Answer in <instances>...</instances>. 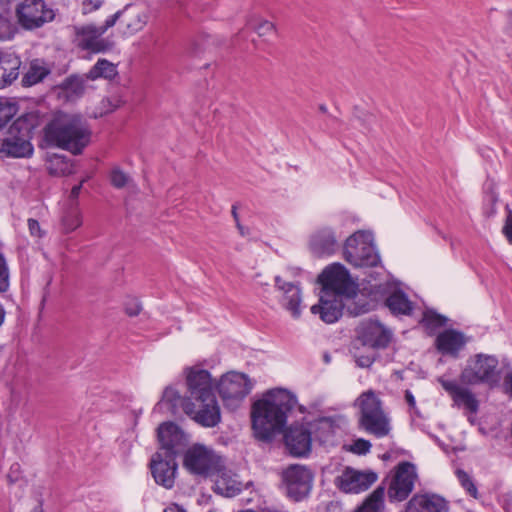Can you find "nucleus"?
Masks as SVG:
<instances>
[{
	"label": "nucleus",
	"instance_id": "obj_1",
	"mask_svg": "<svg viewBox=\"0 0 512 512\" xmlns=\"http://www.w3.org/2000/svg\"><path fill=\"white\" fill-rule=\"evenodd\" d=\"M288 389L276 387L265 391L251 407V424L256 439L270 443L286 427L288 414L297 404Z\"/></svg>",
	"mask_w": 512,
	"mask_h": 512
},
{
	"label": "nucleus",
	"instance_id": "obj_2",
	"mask_svg": "<svg viewBox=\"0 0 512 512\" xmlns=\"http://www.w3.org/2000/svg\"><path fill=\"white\" fill-rule=\"evenodd\" d=\"M157 439L160 451L152 456L149 466L155 482L171 489L178 469L176 459L187 448L188 436L178 424L167 421L158 426Z\"/></svg>",
	"mask_w": 512,
	"mask_h": 512
},
{
	"label": "nucleus",
	"instance_id": "obj_3",
	"mask_svg": "<svg viewBox=\"0 0 512 512\" xmlns=\"http://www.w3.org/2000/svg\"><path fill=\"white\" fill-rule=\"evenodd\" d=\"M43 125L42 146L46 148H60L80 155L91 141L90 126L80 114L58 113L50 118L47 113Z\"/></svg>",
	"mask_w": 512,
	"mask_h": 512
},
{
	"label": "nucleus",
	"instance_id": "obj_4",
	"mask_svg": "<svg viewBox=\"0 0 512 512\" xmlns=\"http://www.w3.org/2000/svg\"><path fill=\"white\" fill-rule=\"evenodd\" d=\"M47 120V112L32 109L19 115L0 137V157L29 158L33 155L31 143L34 130Z\"/></svg>",
	"mask_w": 512,
	"mask_h": 512
},
{
	"label": "nucleus",
	"instance_id": "obj_5",
	"mask_svg": "<svg viewBox=\"0 0 512 512\" xmlns=\"http://www.w3.org/2000/svg\"><path fill=\"white\" fill-rule=\"evenodd\" d=\"M459 379L466 386L486 385L490 390L498 388L502 379L498 357L485 353H477L469 357Z\"/></svg>",
	"mask_w": 512,
	"mask_h": 512
},
{
	"label": "nucleus",
	"instance_id": "obj_6",
	"mask_svg": "<svg viewBox=\"0 0 512 512\" xmlns=\"http://www.w3.org/2000/svg\"><path fill=\"white\" fill-rule=\"evenodd\" d=\"M343 258L354 267H376L381 262L371 231L357 230L344 242Z\"/></svg>",
	"mask_w": 512,
	"mask_h": 512
},
{
	"label": "nucleus",
	"instance_id": "obj_7",
	"mask_svg": "<svg viewBox=\"0 0 512 512\" xmlns=\"http://www.w3.org/2000/svg\"><path fill=\"white\" fill-rule=\"evenodd\" d=\"M360 407L359 426L367 433L382 438L390 433L388 417L382 409V401L373 390L363 392L358 398Z\"/></svg>",
	"mask_w": 512,
	"mask_h": 512
},
{
	"label": "nucleus",
	"instance_id": "obj_8",
	"mask_svg": "<svg viewBox=\"0 0 512 512\" xmlns=\"http://www.w3.org/2000/svg\"><path fill=\"white\" fill-rule=\"evenodd\" d=\"M314 471L307 465L289 464L281 472V482L286 496L295 502L306 499L313 488Z\"/></svg>",
	"mask_w": 512,
	"mask_h": 512
},
{
	"label": "nucleus",
	"instance_id": "obj_9",
	"mask_svg": "<svg viewBox=\"0 0 512 512\" xmlns=\"http://www.w3.org/2000/svg\"><path fill=\"white\" fill-rule=\"evenodd\" d=\"M321 284V293L332 297H354L357 285L351 279L349 271L341 263L328 265L317 278Z\"/></svg>",
	"mask_w": 512,
	"mask_h": 512
},
{
	"label": "nucleus",
	"instance_id": "obj_10",
	"mask_svg": "<svg viewBox=\"0 0 512 512\" xmlns=\"http://www.w3.org/2000/svg\"><path fill=\"white\" fill-rule=\"evenodd\" d=\"M186 385L189 393L188 397H183V411L191 416L194 413L195 401H207L208 398L214 397V389L211 373L206 369H198L196 367H187L185 369Z\"/></svg>",
	"mask_w": 512,
	"mask_h": 512
},
{
	"label": "nucleus",
	"instance_id": "obj_11",
	"mask_svg": "<svg viewBox=\"0 0 512 512\" xmlns=\"http://www.w3.org/2000/svg\"><path fill=\"white\" fill-rule=\"evenodd\" d=\"M215 388L224 406L236 409L251 392L253 383L245 373L231 371L220 377Z\"/></svg>",
	"mask_w": 512,
	"mask_h": 512
},
{
	"label": "nucleus",
	"instance_id": "obj_12",
	"mask_svg": "<svg viewBox=\"0 0 512 512\" xmlns=\"http://www.w3.org/2000/svg\"><path fill=\"white\" fill-rule=\"evenodd\" d=\"M369 296L373 301L383 300L385 306L393 316H411L415 304L409 299L405 291L396 288L390 291V288L384 284L371 286Z\"/></svg>",
	"mask_w": 512,
	"mask_h": 512
},
{
	"label": "nucleus",
	"instance_id": "obj_13",
	"mask_svg": "<svg viewBox=\"0 0 512 512\" xmlns=\"http://www.w3.org/2000/svg\"><path fill=\"white\" fill-rule=\"evenodd\" d=\"M416 479L415 465L408 461L400 462L388 487V500L392 503L406 500L414 489Z\"/></svg>",
	"mask_w": 512,
	"mask_h": 512
},
{
	"label": "nucleus",
	"instance_id": "obj_14",
	"mask_svg": "<svg viewBox=\"0 0 512 512\" xmlns=\"http://www.w3.org/2000/svg\"><path fill=\"white\" fill-rule=\"evenodd\" d=\"M288 454L294 458H305L312 450V433L304 424L293 423L286 425L281 432Z\"/></svg>",
	"mask_w": 512,
	"mask_h": 512
},
{
	"label": "nucleus",
	"instance_id": "obj_15",
	"mask_svg": "<svg viewBox=\"0 0 512 512\" xmlns=\"http://www.w3.org/2000/svg\"><path fill=\"white\" fill-rule=\"evenodd\" d=\"M74 29L77 41L76 45L81 50L98 54L109 52L114 47V42L107 38H102L104 34L99 27L94 24L75 26Z\"/></svg>",
	"mask_w": 512,
	"mask_h": 512
},
{
	"label": "nucleus",
	"instance_id": "obj_16",
	"mask_svg": "<svg viewBox=\"0 0 512 512\" xmlns=\"http://www.w3.org/2000/svg\"><path fill=\"white\" fill-rule=\"evenodd\" d=\"M378 479L372 470L359 471L346 467L342 474L335 478V486L344 493H360L368 490Z\"/></svg>",
	"mask_w": 512,
	"mask_h": 512
},
{
	"label": "nucleus",
	"instance_id": "obj_17",
	"mask_svg": "<svg viewBox=\"0 0 512 512\" xmlns=\"http://www.w3.org/2000/svg\"><path fill=\"white\" fill-rule=\"evenodd\" d=\"M183 466L194 475L208 476L214 468V454L202 444H194L182 452Z\"/></svg>",
	"mask_w": 512,
	"mask_h": 512
},
{
	"label": "nucleus",
	"instance_id": "obj_18",
	"mask_svg": "<svg viewBox=\"0 0 512 512\" xmlns=\"http://www.w3.org/2000/svg\"><path fill=\"white\" fill-rule=\"evenodd\" d=\"M392 333L378 320L363 322L357 330V340L364 347L374 350L385 349L389 346Z\"/></svg>",
	"mask_w": 512,
	"mask_h": 512
},
{
	"label": "nucleus",
	"instance_id": "obj_19",
	"mask_svg": "<svg viewBox=\"0 0 512 512\" xmlns=\"http://www.w3.org/2000/svg\"><path fill=\"white\" fill-rule=\"evenodd\" d=\"M44 0H24L16 7L19 24L28 30L41 27L45 22Z\"/></svg>",
	"mask_w": 512,
	"mask_h": 512
},
{
	"label": "nucleus",
	"instance_id": "obj_20",
	"mask_svg": "<svg viewBox=\"0 0 512 512\" xmlns=\"http://www.w3.org/2000/svg\"><path fill=\"white\" fill-rule=\"evenodd\" d=\"M442 388L451 396L454 405L465 407L471 413H477L479 401L475 394L466 387L460 386L455 380H448L444 376L437 378Z\"/></svg>",
	"mask_w": 512,
	"mask_h": 512
},
{
	"label": "nucleus",
	"instance_id": "obj_21",
	"mask_svg": "<svg viewBox=\"0 0 512 512\" xmlns=\"http://www.w3.org/2000/svg\"><path fill=\"white\" fill-rule=\"evenodd\" d=\"M309 247L315 256L324 257L336 253L340 245L335 231L331 227H323L311 235Z\"/></svg>",
	"mask_w": 512,
	"mask_h": 512
},
{
	"label": "nucleus",
	"instance_id": "obj_22",
	"mask_svg": "<svg viewBox=\"0 0 512 512\" xmlns=\"http://www.w3.org/2000/svg\"><path fill=\"white\" fill-rule=\"evenodd\" d=\"M464 333L454 328L440 332L435 339V347L442 355L458 358L460 350L466 345Z\"/></svg>",
	"mask_w": 512,
	"mask_h": 512
},
{
	"label": "nucleus",
	"instance_id": "obj_23",
	"mask_svg": "<svg viewBox=\"0 0 512 512\" xmlns=\"http://www.w3.org/2000/svg\"><path fill=\"white\" fill-rule=\"evenodd\" d=\"M405 512H449V506L440 495L415 494L407 502Z\"/></svg>",
	"mask_w": 512,
	"mask_h": 512
},
{
	"label": "nucleus",
	"instance_id": "obj_24",
	"mask_svg": "<svg viewBox=\"0 0 512 512\" xmlns=\"http://www.w3.org/2000/svg\"><path fill=\"white\" fill-rule=\"evenodd\" d=\"M343 308L344 304L340 299H338V297L321 294L319 303L311 307V313L319 314V317L323 322L332 324L341 318Z\"/></svg>",
	"mask_w": 512,
	"mask_h": 512
},
{
	"label": "nucleus",
	"instance_id": "obj_25",
	"mask_svg": "<svg viewBox=\"0 0 512 512\" xmlns=\"http://www.w3.org/2000/svg\"><path fill=\"white\" fill-rule=\"evenodd\" d=\"M275 287L283 291V307L289 311L293 318L301 315V289L299 283L285 282L280 276L274 278Z\"/></svg>",
	"mask_w": 512,
	"mask_h": 512
},
{
	"label": "nucleus",
	"instance_id": "obj_26",
	"mask_svg": "<svg viewBox=\"0 0 512 512\" xmlns=\"http://www.w3.org/2000/svg\"><path fill=\"white\" fill-rule=\"evenodd\" d=\"M201 403L198 411L194 409L191 417L203 427L212 428L218 425L221 420L220 407L216 396L208 398L207 401H199Z\"/></svg>",
	"mask_w": 512,
	"mask_h": 512
},
{
	"label": "nucleus",
	"instance_id": "obj_27",
	"mask_svg": "<svg viewBox=\"0 0 512 512\" xmlns=\"http://www.w3.org/2000/svg\"><path fill=\"white\" fill-rule=\"evenodd\" d=\"M51 72V67L45 59L34 58L29 62L27 71L23 73L21 85L28 88L42 83Z\"/></svg>",
	"mask_w": 512,
	"mask_h": 512
},
{
	"label": "nucleus",
	"instance_id": "obj_28",
	"mask_svg": "<svg viewBox=\"0 0 512 512\" xmlns=\"http://www.w3.org/2000/svg\"><path fill=\"white\" fill-rule=\"evenodd\" d=\"M53 91L58 98L71 100L81 97L85 92L84 79L78 74H71L66 77L60 84L53 86Z\"/></svg>",
	"mask_w": 512,
	"mask_h": 512
},
{
	"label": "nucleus",
	"instance_id": "obj_29",
	"mask_svg": "<svg viewBox=\"0 0 512 512\" xmlns=\"http://www.w3.org/2000/svg\"><path fill=\"white\" fill-rule=\"evenodd\" d=\"M22 65L21 58L14 53L4 52L2 55V67L3 72L0 80V87L10 86L20 74V68Z\"/></svg>",
	"mask_w": 512,
	"mask_h": 512
},
{
	"label": "nucleus",
	"instance_id": "obj_30",
	"mask_svg": "<svg viewBox=\"0 0 512 512\" xmlns=\"http://www.w3.org/2000/svg\"><path fill=\"white\" fill-rule=\"evenodd\" d=\"M13 2L14 0H0V40L11 39L15 34Z\"/></svg>",
	"mask_w": 512,
	"mask_h": 512
},
{
	"label": "nucleus",
	"instance_id": "obj_31",
	"mask_svg": "<svg viewBox=\"0 0 512 512\" xmlns=\"http://www.w3.org/2000/svg\"><path fill=\"white\" fill-rule=\"evenodd\" d=\"M448 321L449 319L445 315L438 313L435 309L426 308L422 313L419 324L428 336H434L438 329L447 325Z\"/></svg>",
	"mask_w": 512,
	"mask_h": 512
},
{
	"label": "nucleus",
	"instance_id": "obj_32",
	"mask_svg": "<svg viewBox=\"0 0 512 512\" xmlns=\"http://www.w3.org/2000/svg\"><path fill=\"white\" fill-rule=\"evenodd\" d=\"M183 398L179 392L172 386H167L162 394L161 399L155 404L153 411L162 412L164 408L172 415H176L179 406L182 407Z\"/></svg>",
	"mask_w": 512,
	"mask_h": 512
},
{
	"label": "nucleus",
	"instance_id": "obj_33",
	"mask_svg": "<svg viewBox=\"0 0 512 512\" xmlns=\"http://www.w3.org/2000/svg\"><path fill=\"white\" fill-rule=\"evenodd\" d=\"M385 489L384 484L379 485L363 500L354 512H383Z\"/></svg>",
	"mask_w": 512,
	"mask_h": 512
},
{
	"label": "nucleus",
	"instance_id": "obj_34",
	"mask_svg": "<svg viewBox=\"0 0 512 512\" xmlns=\"http://www.w3.org/2000/svg\"><path fill=\"white\" fill-rule=\"evenodd\" d=\"M47 170L52 176H65L73 173V165L66 155L53 153L47 157Z\"/></svg>",
	"mask_w": 512,
	"mask_h": 512
},
{
	"label": "nucleus",
	"instance_id": "obj_35",
	"mask_svg": "<svg viewBox=\"0 0 512 512\" xmlns=\"http://www.w3.org/2000/svg\"><path fill=\"white\" fill-rule=\"evenodd\" d=\"M117 75L116 66L107 59H98L95 65L86 74L87 79L96 80L98 78L113 79Z\"/></svg>",
	"mask_w": 512,
	"mask_h": 512
},
{
	"label": "nucleus",
	"instance_id": "obj_36",
	"mask_svg": "<svg viewBox=\"0 0 512 512\" xmlns=\"http://www.w3.org/2000/svg\"><path fill=\"white\" fill-rule=\"evenodd\" d=\"M20 110L16 98L0 97V130L9 123Z\"/></svg>",
	"mask_w": 512,
	"mask_h": 512
},
{
	"label": "nucleus",
	"instance_id": "obj_37",
	"mask_svg": "<svg viewBox=\"0 0 512 512\" xmlns=\"http://www.w3.org/2000/svg\"><path fill=\"white\" fill-rule=\"evenodd\" d=\"M62 226L65 233L75 231L82 224V217L79 209L76 206H71L63 213Z\"/></svg>",
	"mask_w": 512,
	"mask_h": 512
},
{
	"label": "nucleus",
	"instance_id": "obj_38",
	"mask_svg": "<svg viewBox=\"0 0 512 512\" xmlns=\"http://www.w3.org/2000/svg\"><path fill=\"white\" fill-rule=\"evenodd\" d=\"M455 474H456L458 481L460 482V485L467 492V494H469L474 499H478V497H479L478 489H477L473 479L471 478V476L465 470H463L461 468H458L455 471Z\"/></svg>",
	"mask_w": 512,
	"mask_h": 512
},
{
	"label": "nucleus",
	"instance_id": "obj_39",
	"mask_svg": "<svg viewBox=\"0 0 512 512\" xmlns=\"http://www.w3.org/2000/svg\"><path fill=\"white\" fill-rule=\"evenodd\" d=\"M248 27L253 29L260 37L276 33L275 25L268 20L249 19Z\"/></svg>",
	"mask_w": 512,
	"mask_h": 512
},
{
	"label": "nucleus",
	"instance_id": "obj_40",
	"mask_svg": "<svg viewBox=\"0 0 512 512\" xmlns=\"http://www.w3.org/2000/svg\"><path fill=\"white\" fill-rule=\"evenodd\" d=\"M498 202V193L493 187L488 188L485 191L484 203H483V214L487 217H493L497 210L496 204Z\"/></svg>",
	"mask_w": 512,
	"mask_h": 512
},
{
	"label": "nucleus",
	"instance_id": "obj_41",
	"mask_svg": "<svg viewBox=\"0 0 512 512\" xmlns=\"http://www.w3.org/2000/svg\"><path fill=\"white\" fill-rule=\"evenodd\" d=\"M10 288V270L6 256L0 251V293H6Z\"/></svg>",
	"mask_w": 512,
	"mask_h": 512
},
{
	"label": "nucleus",
	"instance_id": "obj_42",
	"mask_svg": "<svg viewBox=\"0 0 512 512\" xmlns=\"http://www.w3.org/2000/svg\"><path fill=\"white\" fill-rule=\"evenodd\" d=\"M213 490L216 494L225 497H234L241 492L239 487L227 485L224 479L222 481H217Z\"/></svg>",
	"mask_w": 512,
	"mask_h": 512
},
{
	"label": "nucleus",
	"instance_id": "obj_43",
	"mask_svg": "<svg viewBox=\"0 0 512 512\" xmlns=\"http://www.w3.org/2000/svg\"><path fill=\"white\" fill-rule=\"evenodd\" d=\"M111 185L115 188L121 189L127 185L128 176L119 168H115L110 174Z\"/></svg>",
	"mask_w": 512,
	"mask_h": 512
},
{
	"label": "nucleus",
	"instance_id": "obj_44",
	"mask_svg": "<svg viewBox=\"0 0 512 512\" xmlns=\"http://www.w3.org/2000/svg\"><path fill=\"white\" fill-rule=\"evenodd\" d=\"M371 447L372 444L369 440L358 438L353 442L351 451L357 455H366L370 452Z\"/></svg>",
	"mask_w": 512,
	"mask_h": 512
},
{
	"label": "nucleus",
	"instance_id": "obj_45",
	"mask_svg": "<svg viewBox=\"0 0 512 512\" xmlns=\"http://www.w3.org/2000/svg\"><path fill=\"white\" fill-rule=\"evenodd\" d=\"M506 218L502 227V233L509 244L512 245V209L506 205Z\"/></svg>",
	"mask_w": 512,
	"mask_h": 512
},
{
	"label": "nucleus",
	"instance_id": "obj_46",
	"mask_svg": "<svg viewBox=\"0 0 512 512\" xmlns=\"http://www.w3.org/2000/svg\"><path fill=\"white\" fill-rule=\"evenodd\" d=\"M6 478L9 485H13L22 479L21 465L18 462H15L10 466Z\"/></svg>",
	"mask_w": 512,
	"mask_h": 512
},
{
	"label": "nucleus",
	"instance_id": "obj_47",
	"mask_svg": "<svg viewBox=\"0 0 512 512\" xmlns=\"http://www.w3.org/2000/svg\"><path fill=\"white\" fill-rule=\"evenodd\" d=\"M130 5H126L124 7V9L122 10H118L116 13H114L113 15L109 16L103 25L101 26H98L99 29L102 31L103 34L106 33V31L113 27L115 25V23L117 22V20L121 17V15L124 13V11L129 7Z\"/></svg>",
	"mask_w": 512,
	"mask_h": 512
},
{
	"label": "nucleus",
	"instance_id": "obj_48",
	"mask_svg": "<svg viewBox=\"0 0 512 512\" xmlns=\"http://www.w3.org/2000/svg\"><path fill=\"white\" fill-rule=\"evenodd\" d=\"M356 364L361 368H369L375 362L377 358V354L373 353L371 355H355Z\"/></svg>",
	"mask_w": 512,
	"mask_h": 512
},
{
	"label": "nucleus",
	"instance_id": "obj_49",
	"mask_svg": "<svg viewBox=\"0 0 512 512\" xmlns=\"http://www.w3.org/2000/svg\"><path fill=\"white\" fill-rule=\"evenodd\" d=\"M27 224L31 236L42 238L45 235V232L41 229L38 220L34 218H29Z\"/></svg>",
	"mask_w": 512,
	"mask_h": 512
},
{
	"label": "nucleus",
	"instance_id": "obj_50",
	"mask_svg": "<svg viewBox=\"0 0 512 512\" xmlns=\"http://www.w3.org/2000/svg\"><path fill=\"white\" fill-rule=\"evenodd\" d=\"M103 3L104 0H84L82 2L83 14H88L99 9Z\"/></svg>",
	"mask_w": 512,
	"mask_h": 512
},
{
	"label": "nucleus",
	"instance_id": "obj_51",
	"mask_svg": "<svg viewBox=\"0 0 512 512\" xmlns=\"http://www.w3.org/2000/svg\"><path fill=\"white\" fill-rule=\"evenodd\" d=\"M502 390L512 399V370L505 373L502 382Z\"/></svg>",
	"mask_w": 512,
	"mask_h": 512
},
{
	"label": "nucleus",
	"instance_id": "obj_52",
	"mask_svg": "<svg viewBox=\"0 0 512 512\" xmlns=\"http://www.w3.org/2000/svg\"><path fill=\"white\" fill-rule=\"evenodd\" d=\"M238 206L236 204H233L232 205V209H231V214H232V217L236 223V227L238 228V230L240 231L241 235H244V231H243V226L241 225L240 223V219H239V215H238Z\"/></svg>",
	"mask_w": 512,
	"mask_h": 512
},
{
	"label": "nucleus",
	"instance_id": "obj_53",
	"mask_svg": "<svg viewBox=\"0 0 512 512\" xmlns=\"http://www.w3.org/2000/svg\"><path fill=\"white\" fill-rule=\"evenodd\" d=\"M404 398L410 409L416 410V400L413 393L410 390H406Z\"/></svg>",
	"mask_w": 512,
	"mask_h": 512
},
{
	"label": "nucleus",
	"instance_id": "obj_54",
	"mask_svg": "<svg viewBox=\"0 0 512 512\" xmlns=\"http://www.w3.org/2000/svg\"><path fill=\"white\" fill-rule=\"evenodd\" d=\"M125 312L130 317L137 316L141 312V306L139 304H135L134 306H127L125 308Z\"/></svg>",
	"mask_w": 512,
	"mask_h": 512
},
{
	"label": "nucleus",
	"instance_id": "obj_55",
	"mask_svg": "<svg viewBox=\"0 0 512 512\" xmlns=\"http://www.w3.org/2000/svg\"><path fill=\"white\" fill-rule=\"evenodd\" d=\"M144 25V22L140 20V18H138V21L137 23H128L127 24V30L129 31L130 34H133L137 31H139Z\"/></svg>",
	"mask_w": 512,
	"mask_h": 512
},
{
	"label": "nucleus",
	"instance_id": "obj_56",
	"mask_svg": "<svg viewBox=\"0 0 512 512\" xmlns=\"http://www.w3.org/2000/svg\"><path fill=\"white\" fill-rule=\"evenodd\" d=\"M506 16H507V23L504 28V32L508 36L512 37V11H508Z\"/></svg>",
	"mask_w": 512,
	"mask_h": 512
},
{
	"label": "nucleus",
	"instance_id": "obj_57",
	"mask_svg": "<svg viewBox=\"0 0 512 512\" xmlns=\"http://www.w3.org/2000/svg\"><path fill=\"white\" fill-rule=\"evenodd\" d=\"M81 189H82V182L77 184V185H74L71 189V192H70V199L71 200H76L78 199L79 197V194L81 192Z\"/></svg>",
	"mask_w": 512,
	"mask_h": 512
},
{
	"label": "nucleus",
	"instance_id": "obj_58",
	"mask_svg": "<svg viewBox=\"0 0 512 512\" xmlns=\"http://www.w3.org/2000/svg\"><path fill=\"white\" fill-rule=\"evenodd\" d=\"M371 309V306L368 302H365L364 304L358 306L357 308H355L354 310V314L355 315H360V314H364V313H367L369 312Z\"/></svg>",
	"mask_w": 512,
	"mask_h": 512
},
{
	"label": "nucleus",
	"instance_id": "obj_59",
	"mask_svg": "<svg viewBox=\"0 0 512 512\" xmlns=\"http://www.w3.org/2000/svg\"><path fill=\"white\" fill-rule=\"evenodd\" d=\"M163 512H187L183 507L178 504H174L173 506L167 507Z\"/></svg>",
	"mask_w": 512,
	"mask_h": 512
},
{
	"label": "nucleus",
	"instance_id": "obj_60",
	"mask_svg": "<svg viewBox=\"0 0 512 512\" xmlns=\"http://www.w3.org/2000/svg\"><path fill=\"white\" fill-rule=\"evenodd\" d=\"M44 501L42 498L38 500V504L30 512H45L43 509Z\"/></svg>",
	"mask_w": 512,
	"mask_h": 512
},
{
	"label": "nucleus",
	"instance_id": "obj_61",
	"mask_svg": "<svg viewBox=\"0 0 512 512\" xmlns=\"http://www.w3.org/2000/svg\"><path fill=\"white\" fill-rule=\"evenodd\" d=\"M6 317V310L4 306L0 303V327L3 325Z\"/></svg>",
	"mask_w": 512,
	"mask_h": 512
},
{
	"label": "nucleus",
	"instance_id": "obj_62",
	"mask_svg": "<svg viewBox=\"0 0 512 512\" xmlns=\"http://www.w3.org/2000/svg\"><path fill=\"white\" fill-rule=\"evenodd\" d=\"M319 110L322 112V113H327V106L325 104H320L319 105Z\"/></svg>",
	"mask_w": 512,
	"mask_h": 512
},
{
	"label": "nucleus",
	"instance_id": "obj_63",
	"mask_svg": "<svg viewBox=\"0 0 512 512\" xmlns=\"http://www.w3.org/2000/svg\"><path fill=\"white\" fill-rule=\"evenodd\" d=\"M390 458H391V455H390V453H389V452H386V453H384V454L382 455V459H383L384 461L389 460Z\"/></svg>",
	"mask_w": 512,
	"mask_h": 512
},
{
	"label": "nucleus",
	"instance_id": "obj_64",
	"mask_svg": "<svg viewBox=\"0 0 512 512\" xmlns=\"http://www.w3.org/2000/svg\"><path fill=\"white\" fill-rule=\"evenodd\" d=\"M360 247H361V244H357L356 249H354L356 253H358V252H359Z\"/></svg>",
	"mask_w": 512,
	"mask_h": 512
}]
</instances>
